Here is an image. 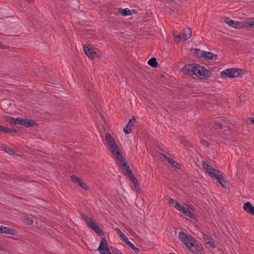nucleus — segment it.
Returning a JSON list of instances; mask_svg holds the SVG:
<instances>
[{
  "label": "nucleus",
  "mask_w": 254,
  "mask_h": 254,
  "mask_svg": "<svg viewBox=\"0 0 254 254\" xmlns=\"http://www.w3.org/2000/svg\"><path fill=\"white\" fill-rule=\"evenodd\" d=\"M111 249H112V254H123L121 252H120L118 249H115L113 247H111Z\"/></svg>",
  "instance_id": "obj_34"
},
{
  "label": "nucleus",
  "mask_w": 254,
  "mask_h": 254,
  "mask_svg": "<svg viewBox=\"0 0 254 254\" xmlns=\"http://www.w3.org/2000/svg\"><path fill=\"white\" fill-rule=\"evenodd\" d=\"M96 233L99 234V235H102L103 234V232L102 230L97 225L93 228V229Z\"/></svg>",
  "instance_id": "obj_29"
},
{
  "label": "nucleus",
  "mask_w": 254,
  "mask_h": 254,
  "mask_svg": "<svg viewBox=\"0 0 254 254\" xmlns=\"http://www.w3.org/2000/svg\"><path fill=\"white\" fill-rule=\"evenodd\" d=\"M97 250L100 253V254H111L112 253V249H111V247L109 248L108 247L107 241L104 238L101 239Z\"/></svg>",
  "instance_id": "obj_7"
},
{
  "label": "nucleus",
  "mask_w": 254,
  "mask_h": 254,
  "mask_svg": "<svg viewBox=\"0 0 254 254\" xmlns=\"http://www.w3.org/2000/svg\"><path fill=\"white\" fill-rule=\"evenodd\" d=\"M0 233L13 235L15 234V230L9 227L0 225Z\"/></svg>",
  "instance_id": "obj_15"
},
{
  "label": "nucleus",
  "mask_w": 254,
  "mask_h": 254,
  "mask_svg": "<svg viewBox=\"0 0 254 254\" xmlns=\"http://www.w3.org/2000/svg\"><path fill=\"white\" fill-rule=\"evenodd\" d=\"M148 64L153 67H156L157 66V63L156 62V60L155 58H151L148 61Z\"/></svg>",
  "instance_id": "obj_25"
},
{
  "label": "nucleus",
  "mask_w": 254,
  "mask_h": 254,
  "mask_svg": "<svg viewBox=\"0 0 254 254\" xmlns=\"http://www.w3.org/2000/svg\"><path fill=\"white\" fill-rule=\"evenodd\" d=\"M83 48L85 55L90 59L94 60L102 57L101 51L90 44L84 45Z\"/></svg>",
  "instance_id": "obj_4"
},
{
  "label": "nucleus",
  "mask_w": 254,
  "mask_h": 254,
  "mask_svg": "<svg viewBox=\"0 0 254 254\" xmlns=\"http://www.w3.org/2000/svg\"><path fill=\"white\" fill-rule=\"evenodd\" d=\"M203 167L206 171L208 174L213 178L218 177L219 178V171L216 170L215 168L212 167L209 164V163L207 161L203 162Z\"/></svg>",
  "instance_id": "obj_9"
},
{
  "label": "nucleus",
  "mask_w": 254,
  "mask_h": 254,
  "mask_svg": "<svg viewBox=\"0 0 254 254\" xmlns=\"http://www.w3.org/2000/svg\"><path fill=\"white\" fill-rule=\"evenodd\" d=\"M219 178L215 177V178L217 180L218 183L221 185V186L225 188H228L229 187V184L227 182L224 180L222 179V176L221 175H218Z\"/></svg>",
  "instance_id": "obj_17"
},
{
  "label": "nucleus",
  "mask_w": 254,
  "mask_h": 254,
  "mask_svg": "<svg viewBox=\"0 0 254 254\" xmlns=\"http://www.w3.org/2000/svg\"><path fill=\"white\" fill-rule=\"evenodd\" d=\"M196 54L198 57L204 58V55L205 51L201 50L200 49H196Z\"/></svg>",
  "instance_id": "obj_30"
},
{
  "label": "nucleus",
  "mask_w": 254,
  "mask_h": 254,
  "mask_svg": "<svg viewBox=\"0 0 254 254\" xmlns=\"http://www.w3.org/2000/svg\"><path fill=\"white\" fill-rule=\"evenodd\" d=\"M3 150L10 155L14 154V151L9 146L3 145L2 146Z\"/></svg>",
  "instance_id": "obj_26"
},
{
  "label": "nucleus",
  "mask_w": 254,
  "mask_h": 254,
  "mask_svg": "<svg viewBox=\"0 0 254 254\" xmlns=\"http://www.w3.org/2000/svg\"><path fill=\"white\" fill-rule=\"evenodd\" d=\"M16 130L14 129L8 128L2 126H0V132L13 133H16Z\"/></svg>",
  "instance_id": "obj_18"
},
{
  "label": "nucleus",
  "mask_w": 254,
  "mask_h": 254,
  "mask_svg": "<svg viewBox=\"0 0 254 254\" xmlns=\"http://www.w3.org/2000/svg\"><path fill=\"white\" fill-rule=\"evenodd\" d=\"M105 138L110 151L117 160H121L122 154L115 139L109 133H106Z\"/></svg>",
  "instance_id": "obj_3"
},
{
  "label": "nucleus",
  "mask_w": 254,
  "mask_h": 254,
  "mask_svg": "<svg viewBox=\"0 0 254 254\" xmlns=\"http://www.w3.org/2000/svg\"><path fill=\"white\" fill-rule=\"evenodd\" d=\"M249 121L253 124H254V118H249Z\"/></svg>",
  "instance_id": "obj_39"
},
{
  "label": "nucleus",
  "mask_w": 254,
  "mask_h": 254,
  "mask_svg": "<svg viewBox=\"0 0 254 254\" xmlns=\"http://www.w3.org/2000/svg\"><path fill=\"white\" fill-rule=\"evenodd\" d=\"M243 74V71L239 68H228L220 72L222 77L237 78Z\"/></svg>",
  "instance_id": "obj_6"
},
{
  "label": "nucleus",
  "mask_w": 254,
  "mask_h": 254,
  "mask_svg": "<svg viewBox=\"0 0 254 254\" xmlns=\"http://www.w3.org/2000/svg\"><path fill=\"white\" fill-rule=\"evenodd\" d=\"M2 45L1 43H0V48H1Z\"/></svg>",
  "instance_id": "obj_41"
},
{
  "label": "nucleus",
  "mask_w": 254,
  "mask_h": 254,
  "mask_svg": "<svg viewBox=\"0 0 254 254\" xmlns=\"http://www.w3.org/2000/svg\"><path fill=\"white\" fill-rule=\"evenodd\" d=\"M183 71L186 74L195 75L201 79L206 78L209 76L208 72L204 67L196 64L185 65Z\"/></svg>",
  "instance_id": "obj_2"
},
{
  "label": "nucleus",
  "mask_w": 254,
  "mask_h": 254,
  "mask_svg": "<svg viewBox=\"0 0 254 254\" xmlns=\"http://www.w3.org/2000/svg\"><path fill=\"white\" fill-rule=\"evenodd\" d=\"M163 157L167 159L168 163H169L171 165L175 168H177L178 167V163L175 161L173 159H171L169 157H167L165 155L163 154Z\"/></svg>",
  "instance_id": "obj_23"
},
{
  "label": "nucleus",
  "mask_w": 254,
  "mask_h": 254,
  "mask_svg": "<svg viewBox=\"0 0 254 254\" xmlns=\"http://www.w3.org/2000/svg\"><path fill=\"white\" fill-rule=\"evenodd\" d=\"M243 208L247 213L254 215V207L252 205L250 202H247L244 204Z\"/></svg>",
  "instance_id": "obj_14"
},
{
  "label": "nucleus",
  "mask_w": 254,
  "mask_h": 254,
  "mask_svg": "<svg viewBox=\"0 0 254 254\" xmlns=\"http://www.w3.org/2000/svg\"><path fill=\"white\" fill-rule=\"evenodd\" d=\"M119 12L122 15L124 16L130 15L132 14L131 11L127 8L125 9L120 8L119 9Z\"/></svg>",
  "instance_id": "obj_20"
},
{
  "label": "nucleus",
  "mask_w": 254,
  "mask_h": 254,
  "mask_svg": "<svg viewBox=\"0 0 254 254\" xmlns=\"http://www.w3.org/2000/svg\"><path fill=\"white\" fill-rule=\"evenodd\" d=\"M129 126H130V123L129 124H127V126L124 128V131L126 134H129L131 131V128L130 127H129Z\"/></svg>",
  "instance_id": "obj_32"
},
{
  "label": "nucleus",
  "mask_w": 254,
  "mask_h": 254,
  "mask_svg": "<svg viewBox=\"0 0 254 254\" xmlns=\"http://www.w3.org/2000/svg\"><path fill=\"white\" fill-rule=\"evenodd\" d=\"M115 230L118 235L119 236L121 240L125 243L127 245H128L130 242L128 240L127 237L118 228H115Z\"/></svg>",
  "instance_id": "obj_13"
},
{
  "label": "nucleus",
  "mask_w": 254,
  "mask_h": 254,
  "mask_svg": "<svg viewBox=\"0 0 254 254\" xmlns=\"http://www.w3.org/2000/svg\"><path fill=\"white\" fill-rule=\"evenodd\" d=\"M132 183L133 184L135 190L139 191L140 190V186L138 183V181L135 177H132V179L130 180Z\"/></svg>",
  "instance_id": "obj_24"
},
{
  "label": "nucleus",
  "mask_w": 254,
  "mask_h": 254,
  "mask_svg": "<svg viewBox=\"0 0 254 254\" xmlns=\"http://www.w3.org/2000/svg\"><path fill=\"white\" fill-rule=\"evenodd\" d=\"M204 58L206 60H216L217 59V56L211 52L205 51Z\"/></svg>",
  "instance_id": "obj_19"
},
{
  "label": "nucleus",
  "mask_w": 254,
  "mask_h": 254,
  "mask_svg": "<svg viewBox=\"0 0 254 254\" xmlns=\"http://www.w3.org/2000/svg\"><path fill=\"white\" fill-rule=\"evenodd\" d=\"M185 215L189 217L190 218L193 219L194 215L190 211V210L187 207H184L181 211Z\"/></svg>",
  "instance_id": "obj_22"
},
{
  "label": "nucleus",
  "mask_w": 254,
  "mask_h": 254,
  "mask_svg": "<svg viewBox=\"0 0 254 254\" xmlns=\"http://www.w3.org/2000/svg\"><path fill=\"white\" fill-rule=\"evenodd\" d=\"M183 40L186 41L191 36V30L190 28H186L184 30L182 34Z\"/></svg>",
  "instance_id": "obj_16"
},
{
  "label": "nucleus",
  "mask_w": 254,
  "mask_h": 254,
  "mask_svg": "<svg viewBox=\"0 0 254 254\" xmlns=\"http://www.w3.org/2000/svg\"><path fill=\"white\" fill-rule=\"evenodd\" d=\"M117 161L119 162L120 165L122 167L123 169L126 170V175L128 176L130 180L132 179V177H135L130 169L127 163L125 161L123 156L121 160Z\"/></svg>",
  "instance_id": "obj_10"
},
{
  "label": "nucleus",
  "mask_w": 254,
  "mask_h": 254,
  "mask_svg": "<svg viewBox=\"0 0 254 254\" xmlns=\"http://www.w3.org/2000/svg\"><path fill=\"white\" fill-rule=\"evenodd\" d=\"M24 0L28 2H31L32 1V0Z\"/></svg>",
  "instance_id": "obj_40"
},
{
  "label": "nucleus",
  "mask_w": 254,
  "mask_h": 254,
  "mask_svg": "<svg viewBox=\"0 0 254 254\" xmlns=\"http://www.w3.org/2000/svg\"><path fill=\"white\" fill-rule=\"evenodd\" d=\"M27 223L29 225L32 224L33 223V220L31 218H29L27 219Z\"/></svg>",
  "instance_id": "obj_38"
},
{
  "label": "nucleus",
  "mask_w": 254,
  "mask_h": 254,
  "mask_svg": "<svg viewBox=\"0 0 254 254\" xmlns=\"http://www.w3.org/2000/svg\"><path fill=\"white\" fill-rule=\"evenodd\" d=\"M131 249L133 250L135 252L138 253L140 251L139 249L135 247L132 243H130V244L128 245Z\"/></svg>",
  "instance_id": "obj_33"
},
{
  "label": "nucleus",
  "mask_w": 254,
  "mask_h": 254,
  "mask_svg": "<svg viewBox=\"0 0 254 254\" xmlns=\"http://www.w3.org/2000/svg\"><path fill=\"white\" fill-rule=\"evenodd\" d=\"M169 202L171 206H173L174 207V205H175V202H177L176 200H174L172 198H169L168 199Z\"/></svg>",
  "instance_id": "obj_35"
},
{
  "label": "nucleus",
  "mask_w": 254,
  "mask_h": 254,
  "mask_svg": "<svg viewBox=\"0 0 254 254\" xmlns=\"http://www.w3.org/2000/svg\"><path fill=\"white\" fill-rule=\"evenodd\" d=\"M71 180L75 184L78 185L80 187L83 188L84 190L87 189V186L86 184L83 182L79 178L77 177L74 175L70 176Z\"/></svg>",
  "instance_id": "obj_11"
},
{
  "label": "nucleus",
  "mask_w": 254,
  "mask_h": 254,
  "mask_svg": "<svg viewBox=\"0 0 254 254\" xmlns=\"http://www.w3.org/2000/svg\"><path fill=\"white\" fill-rule=\"evenodd\" d=\"M174 40L176 43H179L183 40L182 35H174Z\"/></svg>",
  "instance_id": "obj_28"
},
{
  "label": "nucleus",
  "mask_w": 254,
  "mask_h": 254,
  "mask_svg": "<svg viewBox=\"0 0 254 254\" xmlns=\"http://www.w3.org/2000/svg\"><path fill=\"white\" fill-rule=\"evenodd\" d=\"M204 241L205 242V243L207 245V246L212 248L213 249L215 248L216 246L215 245L214 242L212 240L211 237L206 234H204L203 236Z\"/></svg>",
  "instance_id": "obj_12"
},
{
  "label": "nucleus",
  "mask_w": 254,
  "mask_h": 254,
  "mask_svg": "<svg viewBox=\"0 0 254 254\" xmlns=\"http://www.w3.org/2000/svg\"><path fill=\"white\" fill-rule=\"evenodd\" d=\"M245 24H246L247 25V26H250L252 28H254V20L252 19H249L248 21L246 22H244Z\"/></svg>",
  "instance_id": "obj_31"
},
{
  "label": "nucleus",
  "mask_w": 254,
  "mask_h": 254,
  "mask_svg": "<svg viewBox=\"0 0 254 254\" xmlns=\"http://www.w3.org/2000/svg\"><path fill=\"white\" fill-rule=\"evenodd\" d=\"M200 142H201V144H202L204 146H208V142L204 140H201Z\"/></svg>",
  "instance_id": "obj_37"
},
{
  "label": "nucleus",
  "mask_w": 254,
  "mask_h": 254,
  "mask_svg": "<svg viewBox=\"0 0 254 254\" xmlns=\"http://www.w3.org/2000/svg\"><path fill=\"white\" fill-rule=\"evenodd\" d=\"M174 207L181 212L185 206L183 204L180 203L179 202H175V205H174Z\"/></svg>",
  "instance_id": "obj_27"
},
{
  "label": "nucleus",
  "mask_w": 254,
  "mask_h": 254,
  "mask_svg": "<svg viewBox=\"0 0 254 254\" xmlns=\"http://www.w3.org/2000/svg\"><path fill=\"white\" fill-rule=\"evenodd\" d=\"M134 121H135V119H132V120H130L128 122V123H127V124H129L130 123L129 127H130L131 128V127L132 126H133Z\"/></svg>",
  "instance_id": "obj_36"
},
{
  "label": "nucleus",
  "mask_w": 254,
  "mask_h": 254,
  "mask_svg": "<svg viewBox=\"0 0 254 254\" xmlns=\"http://www.w3.org/2000/svg\"><path fill=\"white\" fill-rule=\"evenodd\" d=\"M223 21L229 26L237 29H241L247 27V25L244 22L232 20L227 17L224 18Z\"/></svg>",
  "instance_id": "obj_8"
},
{
  "label": "nucleus",
  "mask_w": 254,
  "mask_h": 254,
  "mask_svg": "<svg viewBox=\"0 0 254 254\" xmlns=\"http://www.w3.org/2000/svg\"><path fill=\"white\" fill-rule=\"evenodd\" d=\"M179 238L189 251L193 254H198L201 251V244L191 236L181 232L179 233Z\"/></svg>",
  "instance_id": "obj_1"
},
{
  "label": "nucleus",
  "mask_w": 254,
  "mask_h": 254,
  "mask_svg": "<svg viewBox=\"0 0 254 254\" xmlns=\"http://www.w3.org/2000/svg\"><path fill=\"white\" fill-rule=\"evenodd\" d=\"M6 120L11 125H22L26 127H31L34 125V122L31 120L13 118L10 117H6Z\"/></svg>",
  "instance_id": "obj_5"
},
{
  "label": "nucleus",
  "mask_w": 254,
  "mask_h": 254,
  "mask_svg": "<svg viewBox=\"0 0 254 254\" xmlns=\"http://www.w3.org/2000/svg\"><path fill=\"white\" fill-rule=\"evenodd\" d=\"M84 220L86 224L90 227L92 229H93V228L95 227L96 225H97L95 222L93 221V220L90 217H84Z\"/></svg>",
  "instance_id": "obj_21"
}]
</instances>
